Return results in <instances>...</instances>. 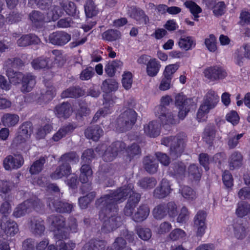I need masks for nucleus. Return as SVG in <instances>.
<instances>
[{
	"label": "nucleus",
	"mask_w": 250,
	"mask_h": 250,
	"mask_svg": "<svg viewBox=\"0 0 250 250\" xmlns=\"http://www.w3.org/2000/svg\"><path fill=\"white\" fill-rule=\"evenodd\" d=\"M193 104L192 99L187 98L182 93L177 94L175 96V105L178 109V117L179 120H183L185 118Z\"/></svg>",
	"instance_id": "4"
},
{
	"label": "nucleus",
	"mask_w": 250,
	"mask_h": 250,
	"mask_svg": "<svg viewBox=\"0 0 250 250\" xmlns=\"http://www.w3.org/2000/svg\"><path fill=\"white\" fill-rule=\"evenodd\" d=\"M172 101V99L170 96L168 95L163 96L161 99V104L155 107V113H163L167 111V110L168 109L167 106L169 105Z\"/></svg>",
	"instance_id": "44"
},
{
	"label": "nucleus",
	"mask_w": 250,
	"mask_h": 250,
	"mask_svg": "<svg viewBox=\"0 0 250 250\" xmlns=\"http://www.w3.org/2000/svg\"><path fill=\"white\" fill-rule=\"evenodd\" d=\"M106 245L105 241L91 239L86 243L83 247V250H100Z\"/></svg>",
	"instance_id": "30"
},
{
	"label": "nucleus",
	"mask_w": 250,
	"mask_h": 250,
	"mask_svg": "<svg viewBox=\"0 0 250 250\" xmlns=\"http://www.w3.org/2000/svg\"><path fill=\"white\" fill-rule=\"evenodd\" d=\"M219 99V97L216 92L210 90L206 95L205 102L209 104L211 108H214L218 103Z\"/></svg>",
	"instance_id": "46"
},
{
	"label": "nucleus",
	"mask_w": 250,
	"mask_h": 250,
	"mask_svg": "<svg viewBox=\"0 0 250 250\" xmlns=\"http://www.w3.org/2000/svg\"><path fill=\"white\" fill-rule=\"evenodd\" d=\"M36 84L35 77L31 74L25 75V77L21 83L20 88L22 93H27L31 91Z\"/></svg>",
	"instance_id": "22"
},
{
	"label": "nucleus",
	"mask_w": 250,
	"mask_h": 250,
	"mask_svg": "<svg viewBox=\"0 0 250 250\" xmlns=\"http://www.w3.org/2000/svg\"><path fill=\"white\" fill-rule=\"evenodd\" d=\"M118 87L117 82L113 79H108L104 80L101 87L104 92L109 93L116 90Z\"/></svg>",
	"instance_id": "43"
},
{
	"label": "nucleus",
	"mask_w": 250,
	"mask_h": 250,
	"mask_svg": "<svg viewBox=\"0 0 250 250\" xmlns=\"http://www.w3.org/2000/svg\"><path fill=\"white\" fill-rule=\"evenodd\" d=\"M127 156L131 159L136 156H140L141 154V149L139 145L136 143H133L126 149Z\"/></svg>",
	"instance_id": "53"
},
{
	"label": "nucleus",
	"mask_w": 250,
	"mask_h": 250,
	"mask_svg": "<svg viewBox=\"0 0 250 250\" xmlns=\"http://www.w3.org/2000/svg\"><path fill=\"white\" fill-rule=\"evenodd\" d=\"M84 94L83 91L79 87H70L63 91L61 94L62 98H77Z\"/></svg>",
	"instance_id": "29"
},
{
	"label": "nucleus",
	"mask_w": 250,
	"mask_h": 250,
	"mask_svg": "<svg viewBox=\"0 0 250 250\" xmlns=\"http://www.w3.org/2000/svg\"><path fill=\"white\" fill-rule=\"evenodd\" d=\"M79 156L74 152H70L66 153L61 156L59 159V162L65 163H77L79 161Z\"/></svg>",
	"instance_id": "51"
},
{
	"label": "nucleus",
	"mask_w": 250,
	"mask_h": 250,
	"mask_svg": "<svg viewBox=\"0 0 250 250\" xmlns=\"http://www.w3.org/2000/svg\"><path fill=\"white\" fill-rule=\"evenodd\" d=\"M56 246L58 250H73L76 247V244L72 241H69L67 243L63 241H59Z\"/></svg>",
	"instance_id": "64"
},
{
	"label": "nucleus",
	"mask_w": 250,
	"mask_h": 250,
	"mask_svg": "<svg viewBox=\"0 0 250 250\" xmlns=\"http://www.w3.org/2000/svg\"><path fill=\"white\" fill-rule=\"evenodd\" d=\"M28 202H24L17 207L13 213V215L16 218H19L25 215L29 210L28 208Z\"/></svg>",
	"instance_id": "49"
},
{
	"label": "nucleus",
	"mask_w": 250,
	"mask_h": 250,
	"mask_svg": "<svg viewBox=\"0 0 250 250\" xmlns=\"http://www.w3.org/2000/svg\"><path fill=\"white\" fill-rule=\"evenodd\" d=\"M73 112L71 105L68 102L58 104L55 108V113L59 118H67Z\"/></svg>",
	"instance_id": "17"
},
{
	"label": "nucleus",
	"mask_w": 250,
	"mask_h": 250,
	"mask_svg": "<svg viewBox=\"0 0 250 250\" xmlns=\"http://www.w3.org/2000/svg\"><path fill=\"white\" fill-rule=\"evenodd\" d=\"M137 120V113L130 108L125 110L120 115L116 121V127L122 132L126 131L132 128Z\"/></svg>",
	"instance_id": "3"
},
{
	"label": "nucleus",
	"mask_w": 250,
	"mask_h": 250,
	"mask_svg": "<svg viewBox=\"0 0 250 250\" xmlns=\"http://www.w3.org/2000/svg\"><path fill=\"white\" fill-rule=\"evenodd\" d=\"M157 184L156 180L153 177H145L139 182L140 186L145 189L152 188Z\"/></svg>",
	"instance_id": "57"
},
{
	"label": "nucleus",
	"mask_w": 250,
	"mask_h": 250,
	"mask_svg": "<svg viewBox=\"0 0 250 250\" xmlns=\"http://www.w3.org/2000/svg\"><path fill=\"white\" fill-rule=\"evenodd\" d=\"M250 212V205L245 201H241L237 205L236 210L237 215L240 217H243Z\"/></svg>",
	"instance_id": "48"
},
{
	"label": "nucleus",
	"mask_w": 250,
	"mask_h": 250,
	"mask_svg": "<svg viewBox=\"0 0 250 250\" xmlns=\"http://www.w3.org/2000/svg\"><path fill=\"white\" fill-rule=\"evenodd\" d=\"M60 5L68 15L74 16L76 15L77 7L73 2L69 0H63L60 2Z\"/></svg>",
	"instance_id": "37"
},
{
	"label": "nucleus",
	"mask_w": 250,
	"mask_h": 250,
	"mask_svg": "<svg viewBox=\"0 0 250 250\" xmlns=\"http://www.w3.org/2000/svg\"><path fill=\"white\" fill-rule=\"evenodd\" d=\"M17 187V183L12 181H1L0 182V192L6 194Z\"/></svg>",
	"instance_id": "54"
},
{
	"label": "nucleus",
	"mask_w": 250,
	"mask_h": 250,
	"mask_svg": "<svg viewBox=\"0 0 250 250\" xmlns=\"http://www.w3.org/2000/svg\"><path fill=\"white\" fill-rule=\"evenodd\" d=\"M160 65L156 59L150 60L147 64L146 71L148 75L151 77L156 76L158 73Z\"/></svg>",
	"instance_id": "42"
},
{
	"label": "nucleus",
	"mask_w": 250,
	"mask_h": 250,
	"mask_svg": "<svg viewBox=\"0 0 250 250\" xmlns=\"http://www.w3.org/2000/svg\"><path fill=\"white\" fill-rule=\"evenodd\" d=\"M140 198V194L137 193H133L132 195L129 196L124 209L125 215L131 216L133 215L134 209L139 202Z\"/></svg>",
	"instance_id": "15"
},
{
	"label": "nucleus",
	"mask_w": 250,
	"mask_h": 250,
	"mask_svg": "<svg viewBox=\"0 0 250 250\" xmlns=\"http://www.w3.org/2000/svg\"><path fill=\"white\" fill-rule=\"evenodd\" d=\"M74 129L73 125L69 124L62 127L59 130L53 135L52 139L56 142L59 141L60 139L65 137L66 134L71 132Z\"/></svg>",
	"instance_id": "38"
},
{
	"label": "nucleus",
	"mask_w": 250,
	"mask_h": 250,
	"mask_svg": "<svg viewBox=\"0 0 250 250\" xmlns=\"http://www.w3.org/2000/svg\"><path fill=\"white\" fill-rule=\"evenodd\" d=\"M71 40V35L64 31H56L49 35V43L57 46H63Z\"/></svg>",
	"instance_id": "10"
},
{
	"label": "nucleus",
	"mask_w": 250,
	"mask_h": 250,
	"mask_svg": "<svg viewBox=\"0 0 250 250\" xmlns=\"http://www.w3.org/2000/svg\"><path fill=\"white\" fill-rule=\"evenodd\" d=\"M185 146L186 139L183 134L180 133L174 136L170 144V155L173 157L180 156L184 152Z\"/></svg>",
	"instance_id": "5"
},
{
	"label": "nucleus",
	"mask_w": 250,
	"mask_h": 250,
	"mask_svg": "<svg viewBox=\"0 0 250 250\" xmlns=\"http://www.w3.org/2000/svg\"><path fill=\"white\" fill-rule=\"evenodd\" d=\"M133 186L129 183L114 190L112 193L104 195L97 200L96 205L104 206L102 213L112 212L115 214L118 211V203L124 202L126 197L131 196L133 193Z\"/></svg>",
	"instance_id": "1"
},
{
	"label": "nucleus",
	"mask_w": 250,
	"mask_h": 250,
	"mask_svg": "<svg viewBox=\"0 0 250 250\" xmlns=\"http://www.w3.org/2000/svg\"><path fill=\"white\" fill-rule=\"evenodd\" d=\"M17 42L18 46L25 47L31 44H38L41 42V40L35 34H27L22 35Z\"/></svg>",
	"instance_id": "19"
},
{
	"label": "nucleus",
	"mask_w": 250,
	"mask_h": 250,
	"mask_svg": "<svg viewBox=\"0 0 250 250\" xmlns=\"http://www.w3.org/2000/svg\"><path fill=\"white\" fill-rule=\"evenodd\" d=\"M1 120L4 126H12L18 123L19 117L16 114L7 113L2 116Z\"/></svg>",
	"instance_id": "39"
},
{
	"label": "nucleus",
	"mask_w": 250,
	"mask_h": 250,
	"mask_svg": "<svg viewBox=\"0 0 250 250\" xmlns=\"http://www.w3.org/2000/svg\"><path fill=\"white\" fill-rule=\"evenodd\" d=\"M24 163L22 156L20 154L9 155L3 160V167L6 170L18 169L21 167Z\"/></svg>",
	"instance_id": "11"
},
{
	"label": "nucleus",
	"mask_w": 250,
	"mask_h": 250,
	"mask_svg": "<svg viewBox=\"0 0 250 250\" xmlns=\"http://www.w3.org/2000/svg\"><path fill=\"white\" fill-rule=\"evenodd\" d=\"M126 245V242L122 237H117L112 244L113 250L108 248L106 250H123Z\"/></svg>",
	"instance_id": "62"
},
{
	"label": "nucleus",
	"mask_w": 250,
	"mask_h": 250,
	"mask_svg": "<svg viewBox=\"0 0 250 250\" xmlns=\"http://www.w3.org/2000/svg\"><path fill=\"white\" fill-rule=\"evenodd\" d=\"M234 233L235 237L239 239H244L247 233V229L241 221H237L233 226Z\"/></svg>",
	"instance_id": "41"
},
{
	"label": "nucleus",
	"mask_w": 250,
	"mask_h": 250,
	"mask_svg": "<svg viewBox=\"0 0 250 250\" xmlns=\"http://www.w3.org/2000/svg\"><path fill=\"white\" fill-rule=\"evenodd\" d=\"M96 206L100 208L99 217L104 221L102 228V231L108 233L116 229L121 222V217L118 216V211L114 214L112 212L109 213L107 211L104 214L102 213L104 206L98 205H96Z\"/></svg>",
	"instance_id": "2"
},
{
	"label": "nucleus",
	"mask_w": 250,
	"mask_h": 250,
	"mask_svg": "<svg viewBox=\"0 0 250 250\" xmlns=\"http://www.w3.org/2000/svg\"><path fill=\"white\" fill-rule=\"evenodd\" d=\"M205 43L209 51L214 52L217 50L216 39L213 35L210 34L208 38L206 39Z\"/></svg>",
	"instance_id": "61"
},
{
	"label": "nucleus",
	"mask_w": 250,
	"mask_h": 250,
	"mask_svg": "<svg viewBox=\"0 0 250 250\" xmlns=\"http://www.w3.org/2000/svg\"><path fill=\"white\" fill-rule=\"evenodd\" d=\"M46 13V22L56 21L62 16L63 12L62 8L58 5L51 6Z\"/></svg>",
	"instance_id": "25"
},
{
	"label": "nucleus",
	"mask_w": 250,
	"mask_h": 250,
	"mask_svg": "<svg viewBox=\"0 0 250 250\" xmlns=\"http://www.w3.org/2000/svg\"><path fill=\"white\" fill-rule=\"evenodd\" d=\"M186 167L181 162L172 163L169 167V172L177 179H182L185 177Z\"/></svg>",
	"instance_id": "16"
},
{
	"label": "nucleus",
	"mask_w": 250,
	"mask_h": 250,
	"mask_svg": "<svg viewBox=\"0 0 250 250\" xmlns=\"http://www.w3.org/2000/svg\"><path fill=\"white\" fill-rule=\"evenodd\" d=\"M181 192L182 196L188 200H192L196 198V192L189 187L184 186Z\"/></svg>",
	"instance_id": "60"
},
{
	"label": "nucleus",
	"mask_w": 250,
	"mask_h": 250,
	"mask_svg": "<svg viewBox=\"0 0 250 250\" xmlns=\"http://www.w3.org/2000/svg\"><path fill=\"white\" fill-rule=\"evenodd\" d=\"M149 213V208L146 205H142L137 208V210L133 215L132 219L137 222L145 220Z\"/></svg>",
	"instance_id": "24"
},
{
	"label": "nucleus",
	"mask_w": 250,
	"mask_h": 250,
	"mask_svg": "<svg viewBox=\"0 0 250 250\" xmlns=\"http://www.w3.org/2000/svg\"><path fill=\"white\" fill-rule=\"evenodd\" d=\"M162 123L166 125H174L179 123V120L169 109L163 113H156Z\"/></svg>",
	"instance_id": "21"
},
{
	"label": "nucleus",
	"mask_w": 250,
	"mask_h": 250,
	"mask_svg": "<svg viewBox=\"0 0 250 250\" xmlns=\"http://www.w3.org/2000/svg\"><path fill=\"white\" fill-rule=\"evenodd\" d=\"M33 132L32 125L31 122H25L20 127L19 134L28 138Z\"/></svg>",
	"instance_id": "59"
},
{
	"label": "nucleus",
	"mask_w": 250,
	"mask_h": 250,
	"mask_svg": "<svg viewBox=\"0 0 250 250\" xmlns=\"http://www.w3.org/2000/svg\"><path fill=\"white\" fill-rule=\"evenodd\" d=\"M206 216L207 213L205 211L199 210L194 217V227L197 229L196 234L198 236L201 237L205 233Z\"/></svg>",
	"instance_id": "12"
},
{
	"label": "nucleus",
	"mask_w": 250,
	"mask_h": 250,
	"mask_svg": "<svg viewBox=\"0 0 250 250\" xmlns=\"http://www.w3.org/2000/svg\"><path fill=\"white\" fill-rule=\"evenodd\" d=\"M30 232L35 236L41 237L45 230L44 221L37 216L31 217L28 222Z\"/></svg>",
	"instance_id": "7"
},
{
	"label": "nucleus",
	"mask_w": 250,
	"mask_h": 250,
	"mask_svg": "<svg viewBox=\"0 0 250 250\" xmlns=\"http://www.w3.org/2000/svg\"><path fill=\"white\" fill-rule=\"evenodd\" d=\"M205 77L211 81H218L224 79L227 73L223 68L213 66L207 68L204 71Z\"/></svg>",
	"instance_id": "8"
},
{
	"label": "nucleus",
	"mask_w": 250,
	"mask_h": 250,
	"mask_svg": "<svg viewBox=\"0 0 250 250\" xmlns=\"http://www.w3.org/2000/svg\"><path fill=\"white\" fill-rule=\"evenodd\" d=\"M136 232L139 237L144 241L148 240L152 235L151 230L148 228H138Z\"/></svg>",
	"instance_id": "63"
},
{
	"label": "nucleus",
	"mask_w": 250,
	"mask_h": 250,
	"mask_svg": "<svg viewBox=\"0 0 250 250\" xmlns=\"http://www.w3.org/2000/svg\"><path fill=\"white\" fill-rule=\"evenodd\" d=\"M48 222L57 229H63L65 226V219L60 215H52L47 218Z\"/></svg>",
	"instance_id": "35"
},
{
	"label": "nucleus",
	"mask_w": 250,
	"mask_h": 250,
	"mask_svg": "<svg viewBox=\"0 0 250 250\" xmlns=\"http://www.w3.org/2000/svg\"><path fill=\"white\" fill-rule=\"evenodd\" d=\"M243 134H236L234 131L230 132L228 135V145L229 149L236 147L239 140L243 137Z\"/></svg>",
	"instance_id": "40"
},
{
	"label": "nucleus",
	"mask_w": 250,
	"mask_h": 250,
	"mask_svg": "<svg viewBox=\"0 0 250 250\" xmlns=\"http://www.w3.org/2000/svg\"><path fill=\"white\" fill-rule=\"evenodd\" d=\"M84 11L86 16L91 18L96 16L98 13V10L95 3L92 0H88L84 5Z\"/></svg>",
	"instance_id": "50"
},
{
	"label": "nucleus",
	"mask_w": 250,
	"mask_h": 250,
	"mask_svg": "<svg viewBox=\"0 0 250 250\" xmlns=\"http://www.w3.org/2000/svg\"><path fill=\"white\" fill-rule=\"evenodd\" d=\"M71 173V167L70 164L64 163L59 166L54 171L50 174V177L53 180L61 179L63 177L68 176Z\"/></svg>",
	"instance_id": "14"
},
{
	"label": "nucleus",
	"mask_w": 250,
	"mask_h": 250,
	"mask_svg": "<svg viewBox=\"0 0 250 250\" xmlns=\"http://www.w3.org/2000/svg\"><path fill=\"white\" fill-rule=\"evenodd\" d=\"M55 94V89L52 85L47 86L46 89L41 92V95L44 102H47L52 99Z\"/></svg>",
	"instance_id": "52"
},
{
	"label": "nucleus",
	"mask_w": 250,
	"mask_h": 250,
	"mask_svg": "<svg viewBox=\"0 0 250 250\" xmlns=\"http://www.w3.org/2000/svg\"><path fill=\"white\" fill-rule=\"evenodd\" d=\"M143 163L144 168L149 174H154L157 171L158 163L153 158L150 156L146 157Z\"/></svg>",
	"instance_id": "26"
},
{
	"label": "nucleus",
	"mask_w": 250,
	"mask_h": 250,
	"mask_svg": "<svg viewBox=\"0 0 250 250\" xmlns=\"http://www.w3.org/2000/svg\"><path fill=\"white\" fill-rule=\"evenodd\" d=\"M165 203H161L156 206L153 209L152 213L154 218L157 220H162L167 216Z\"/></svg>",
	"instance_id": "36"
},
{
	"label": "nucleus",
	"mask_w": 250,
	"mask_h": 250,
	"mask_svg": "<svg viewBox=\"0 0 250 250\" xmlns=\"http://www.w3.org/2000/svg\"><path fill=\"white\" fill-rule=\"evenodd\" d=\"M47 158V156H42L38 160L35 161L30 167V173L31 174H37L41 172Z\"/></svg>",
	"instance_id": "31"
},
{
	"label": "nucleus",
	"mask_w": 250,
	"mask_h": 250,
	"mask_svg": "<svg viewBox=\"0 0 250 250\" xmlns=\"http://www.w3.org/2000/svg\"><path fill=\"white\" fill-rule=\"evenodd\" d=\"M22 18L21 13L13 11L6 16L5 21L9 24H13L20 21Z\"/></svg>",
	"instance_id": "55"
},
{
	"label": "nucleus",
	"mask_w": 250,
	"mask_h": 250,
	"mask_svg": "<svg viewBox=\"0 0 250 250\" xmlns=\"http://www.w3.org/2000/svg\"><path fill=\"white\" fill-rule=\"evenodd\" d=\"M103 39L109 41L113 42L119 39L121 37L120 32L117 30L109 29L102 34Z\"/></svg>",
	"instance_id": "47"
},
{
	"label": "nucleus",
	"mask_w": 250,
	"mask_h": 250,
	"mask_svg": "<svg viewBox=\"0 0 250 250\" xmlns=\"http://www.w3.org/2000/svg\"><path fill=\"white\" fill-rule=\"evenodd\" d=\"M6 75L8 77L9 80L11 83L17 84L22 83L25 75L21 72L15 71L11 68H8L6 71Z\"/></svg>",
	"instance_id": "27"
},
{
	"label": "nucleus",
	"mask_w": 250,
	"mask_h": 250,
	"mask_svg": "<svg viewBox=\"0 0 250 250\" xmlns=\"http://www.w3.org/2000/svg\"><path fill=\"white\" fill-rule=\"evenodd\" d=\"M0 227L8 236H14L18 233V225L14 221L8 218L7 215H3L0 220Z\"/></svg>",
	"instance_id": "9"
},
{
	"label": "nucleus",
	"mask_w": 250,
	"mask_h": 250,
	"mask_svg": "<svg viewBox=\"0 0 250 250\" xmlns=\"http://www.w3.org/2000/svg\"><path fill=\"white\" fill-rule=\"evenodd\" d=\"M81 173L79 176L80 181L83 184H86L91 178L92 170L88 164H83L81 167Z\"/></svg>",
	"instance_id": "32"
},
{
	"label": "nucleus",
	"mask_w": 250,
	"mask_h": 250,
	"mask_svg": "<svg viewBox=\"0 0 250 250\" xmlns=\"http://www.w3.org/2000/svg\"><path fill=\"white\" fill-rule=\"evenodd\" d=\"M31 64L35 69H49L50 68L49 58H38L32 62Z\"/></svg>",
	"instance_id": "34"
},
{
	"label": "nucleus",
	"mask_w": 250,
	"mask_h": 250,
	"mask_svg": "<svg viewBox=\"0 0 250 250\" xmlns=\"http://www.w3.org/2000/svg\"><path fill=\"white\" fill-rule=\"evenodd\" d=\"M228 163L230 170H233L241 167L243 163L242 154L238 151L233 152L229 158Z\"/></svg>",
	"instance_id": "18"
},
{
	"label": "nucleus",
	"mask_w": 250,
	"mask_h": 250,
	"mask_svg": "<svg viewBox=\"0 0 250 250\" xmlns=\"http://www.w3.org/2000/svg\"><path fill=\"white\" fill-rule=\"evenodd\" d=\"M53 0H28V4L32 7L34 5H37L39 8L42 9H46L48 8L51 5Z\"/></svg>",
	"instance_id": "58"
},
{
	"label": "nucleus",
	"mask_w": 250,
	"mask_h": 250,
	"mask_svg": "<svg viewBox=\"0 0 250 250\" xmlns=\"http://www.w3.org/2000/svg\"><path fill=\"white\" fill-rule=\"evenodd\" d=\"M47 205L52 210L59 213H70L73 206L72 204L62 202L58 199L49 198L47 199Z\"/></svg>",
	"instance_id": "6"
},
{
	"label": "nucleus",
	"mask_w": 250,
	"mask_h": 250,
	"mask_svg": "<svg viewBox=\"0 0 250 250\" xmlns=\"http://www.w3.org/2000/svg\"><path fill=\"white\" fill-rule=\"evenodd\" d=\"M169 182L166 179H163L159 185L154 189L153 196L158 199H163L168 196L171 191Z\"/></svg>",
	"instance_id": "13"
},
{
	"label": "nucleus",
	"mask_w": 250,
	"mask_h": 250,
	"mask_svg": "<svg viewBox=\"0 0 250 250\" xmlns=\"http://www.w3.org/2000/svg\"><path fill=\"white\" fill-rule=\"evenodd\" d=\"M226 6L224 1H219L212 6L209 9H212L213 13L216 16L223 15L226 11Z\"/></svg>",
	"instance_id": "56"
},
{
	"label": "nucleus",
	"mask_w": 250,
	"mask_h": 250,
	"mask_svg": "<svg viewBox=\"0 0 250 250\" xmlns=\"http://www.w3.org/2000/svg\"><path fill=\"white\" fill-rule=\"evenodd\" d=\"M188 176L189 178L197 183L201 177V173L198 167L194 165H190L188 169Z\"/></svg>",
	"instance_id": "45"
},
{
	"label": "nucleus",
	"mask_w": 250,
	"mask_h": 250,
	"mask_svg": "<svg viewBox=\"0 0 250 250\" xmlns=\"http://www.w3.org/2000/svg\"><path fill=\"white\" fill-rule=\"evenodd\" d=\"M104 131L100 126L95 125L87 128L84 131L85 137L94 141H98L100 137L103 135Z\"/></svg>",
	"instance_id": "23"
},
{
	"label": "nucleus",
	"mask_w": 250,
	"mask_h": 250,
	"mask_svg": "<svg viewBox=\"0 0 250 250\" xmlns=\"http://www.w3.org/2000/svg\"><path fill=\"white\" fill-rule=\"evenodd\" d=\"M179 47L186 51L191 49L196 45V42L190 36H182L178 42Z\"/></svg>",
	"instance_id": "28"
},
{
	"label": "nucleus",
	"mask_w": 250,
	"mask_h": 250,
	"mask_svg": "<svg viewBox=\"0 0 250 250\" xmlns=\"http://www.w3.org/2000/svg\"><path fill=\"white\" fill-rule=\"evenodd\" d=\"M160 125L156 121H151L144 125L145 133L150 137L155 138L160 134Z\"/></svg>",
	"instance_id": "20"
},
{
	"label": "nucleus",
	"mask_w": 250,
	"mask_h": 250,
	"mask_svg": "<svg viewBox=\"0 0 250 250\" xmlns=\"http://www.w3.org/2000/svg\"><path fill=\"white\" fill-rule=\"evenodd\" d=\"M29 18L32 23L36 26H38L46 21L44 15L39 11H33L29 15Z\"/></svg>",
	"instance_id": "33"
}]
</instances>
